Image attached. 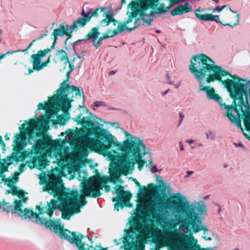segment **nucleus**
Instances as JSON below:
<instances>
[{"mask_svg":"<svg viewBox=\"0 0 250 250\" xmlns=\"http://www.w3.org/2000/svg\"><path fill=\"white\" fill-rule=\"evenodd\" d=\"M99 35L100 33L98 31V29L96 27H94L92 28L91 31L88 33V37L86 38L87 40L90 39L92 40L93 45L96 47V48H98L101 44V42L99 40L97 42H96Z\"/></svg>","mask_w":250,"mask_h":250,"instance_id":"nucleus-23","label":"nucleus"},{"mask_svg":"<svg viewBox=\"0 0 250 250\" xmlns=\"http://www.w3.org/2000/svg\"><path fill=\"white\" fill-rule=\"evenodd\" d=\"M202 227L203 228H204V229H203L202 230H204V235H207L208 234V229L205 226H204L202 225Z\"/></svg>","mask_w":250,"mask_h":250,"instance_id":"nucleus-44","label":"nucleus"},{"mask_svg":"<svg viewBox=\"0 0 250 250\" xmlns=\"http://www.w3.org/2000/svg\"><path fill=\"white\" fill-rule=\"evenodd\" d=\"M61 238L67 240L71 243H74L80 250H86L84 243L82 241L83 236L81 234H76L75 232L71 233L67 230H61L59 233Z\"/></svg>","mask_w":250,"mask_h":250,"instance_id":"nucleus-16","label":"nucleus"},{"mask_svg":"<svg viewBox=\"0 0 250 250\" xmlns=\"http://www.w3.org/2000/svg\"><path fill=\"white\" fill-rule=\"evenodd\" d=\"M233 145L236 147H242L244 150H246V147L242 144V143L240 142H238V143H234Z\"/></svg>","mask_w":250,"mask_h":250,"instance_id":"nucleus-37","label":"nucleus"},{"mask_svg":"<svg viewBox=\"0 0 250 250\" xmlns=\"http://www.w3.org/2000/svg\"><path fill=\"white\" fill-rule=\"evenodd\" d=\"M61 182L60 177L54 176L47 177L44 174L40 177V184H46L44 190L48 191L54 197H57L59 201L52 199L45 206L40 205L38 207V212H33L29 219L37 224L44 225L56 233L59 232L62 228L59 221H53L51 219L54 210L60 209L62 217L68 219L72 215L80 211V207L85 205L84 198L82 197L80 200L77 192L71 194L63 191Z\"/></svg>","mask_w":250,"mask_h":250,"instance_id":"nucleus-3","label":"nucleus"},{"mask_svg":"<svg viewBox=\"0 0 250 250\" xmlns=\"http://www.w3.org/2000/svg\"><path fill=\"white\" fill-rule=\"evenodd\" d=\"M56 92L55 95L57 105L63 112V114L58 116L57 123L64 125L70 119L68 110L71 107L70 102L73 101L71 98L75 96H81L83 91L82 89H80L74 86L69 85L66 81H64Z\"/></svg>","mask_w":250,"mask_h":250,"instance_id":"nucleus-9","label":"nucleus"},{"mask_svg":"<svg viewBox=\"0 0 250 250\" xmlns=\"http://www.w3.org/2000/svg\"><path fill=\"white\" fill-rule=\"evenodd\" d=\"M189 70L199 83V91L205 92L208 100H212L219 103L222 101V99L215 93L213 88L209 86H204L205 83L203 80L205 78L206 74H209L206 80L208 83L215 80L220 81L228 90L226 83H224V81L240 78L236 75H230L221 66L216 65L210 58L203 54H198L192 57Z\"/></svg>","mask_w":250,"mask_h":250,"instance_id":"nucleus-6","label":"nucleus"},{"mask_svg":"<svg viewBox=\"0 0 250 250\" xmlns=\"http://www.w3.org/2000/svg\"><path fill=\"white\" fill-rule=\"evenodd\" d=\"M180 149L181 151H183L184 149V145L182 142H180L179 143Z\"/></svg>","mask_w":250,"mask_h":250,"instance_id":"nucleus-47","label":"nucleus"},{"mask_svg":"<svg viewBox=\"0 0 250 250\" xmlns=\"http://www.w3.org/2000/svg\"><path fill=\"white\" fill-rule=\"evenodd\" d=\"M93 106H94L95 107H99V106H102L106 107V106H107V105H106V104L104 102L100 101H95L93 103Z\"/></svg>","mask_w":250,"mask_h":250,"instance_id":"nucleus-34","label":"nucleus"},{"mask_svg":"<svg viewBox=\"0 0 250 250\" xmlns=\"http://www.w3.org/2000/svg\"><path fill=\"white\" fill-rule=\"evenodd\" d=\"M107 20L108 19L105 18V19H104V20H102L101 21V24L103 25L105 23V26L108 25L109 23V22Z\"/></svg>","mask_w":250,"mask_h":250,"instance_id":"nucleus-39","label":"nucleus"},{"mask_svg":"<svg viewBox=\"0 0 250 250\" xmlns=\"http://www.w3.org/2000/svg\"><path fill=\"white\" fill-rule=\"evenodd\" d=\"M208 197V195H207V196H206L204 197V199H207Z\"/></svg>","mask_w":250,"mask_h":250,"instance_id":"nucleus-64","label":"nucleus"},{"mask_svg":"<svg viewBox=\"0 0 250 250\" xmlns=\"http://www.w3.org/2000/svg\"><path fill=\"white\" fill-rule=\"evenodd\" d=\"M138 21H136L135 23V26H133L132 27H126L125 28H124V26L122 24H119L117 27V29L114 31H112L110 30H109L106 32V35L107 37H113L115 36L116 35L119 34L122 32H125V31H132L134 29H135L136 28L138 27Z\"/></svg>","mask_w":250,"mask_h":250,"instance_id":"nucleus-21","label":"nucleus"},{"mask_svg":"<svg viewBox=\"0 0 250 250\" xmlns=\"http://www.w3.org/2000/svg\"><path fill=\"white\" fill-rule=\"evenodd\" d=\"M0 146H2L4 148L5 146L2 140V136H0Z\"/></svg>","mask_w":250,"mask_h":250,"instance_id":"nucleus-46","label":"nucleus"},{"mask_svg":"<svg viewBox=\"0 0 250 250\" xmlns=\"http://www.w3.org/2000/svg\"><path fill=\"white\" fill-rule=\"evenodd\" d=\"M161 169H158L156 165H151L150 166V170L152 173H155L157 172H160L161 171Z\"/></svg>","mask_w":250,"mask_h":250,"instance_id":"nucleus-35","label":"nucleus"},{"mask_svg":"<svg viewBox=\"0 0 250 250\" xmlns=\"http://www.w3.org/2000/svg\"><path fill=\"white\" fill-rule=\"evenodd\" d=\"M86 41V39L79 40L73 43V48L75 54H79V52L84 47Z\"/></svg>","mask_w":250,"mask_h":250,"instance_id":"nucleus-24","label":"nucleus"},{"mask_svg":"<svg viewBox=\"0 0 250 250\" xmlns=\"http://www.w3.org/2000/svg\"><path fill=\"white\" fill-rule=\"evenodd\" d=\"M51 50L50 48L38 51L37 54H34L31 55L30 61L33 65V69H29L28 70L29 74L32 73L33 70L40 71L47 66L49 61V58L48 61L45 62H42V60L51 51Z\"/></svg>","mask_w":250,"mask_h":250,"instance_id":"nucleus-14","label":"nucleus"},{"mask_svg":"<svg viewBox=\"0 0 250 250\" xmlns=\"http://www.w3.org/2000/svg\"><path fill=\"white\" fill-rule=\"evenodd\" d=\"M157 208V209L153 208L150 201L144 200L140 201L137 207V210L144 215H146L148 212L152 218L159 222L162 227H168L170 229H174L180 223L182 219L181 215L176 216V217L175 219H169L167 215L168 211H164V213H163L164 209H165V208L163 206H158Z\"/></svg>","mask_w":250,"mask_h":250,"instance_id":"nucleus-10","label":"nucleus"},{"mask_svg":"<svg viewBox=\"0 0 250 250\" xmlns=\"http://www.w3.org/2000/svg\"><path fill=\"white\" fill-rule=\"evenodd\" d=\"M78 109L82 113L76 117L75 121L78 124H81L85 128V131L76 128L75 133L69 132L65 140L67 142H73L79 137L82 131H86V134L83 137L82 142L77 144L73 152H70L69 146L62 149L54 145L53 155L51 158L53 160V163H56L61 167L80 161L86 157L88 154V148L104 154L98 147L103 145L104 146L106 142V137L102 136L101 132L103 130L110 133L109 132L104 129H101L99 126H95V123L99 124L97 121L98 118L92 115L86 108L79 105Z\"/></svg>","mask_w":250,"mask_h":250,"instance_id":"nucleus-2","label":"nucleus"},{"mask_svg":"<svg viewBox=\"0 0 250 250\" xmlns=\"http://www.w3.org/2000/svg\"><path fill=\"white\" fill-rule=\"evenodd\" d=\"M194 13L197 18L199 19L200 18L202 17V16H204V14L207 13L205 9H201V8H199L194 11Z\"/></svg>","mask_w":250,"mask_h":250,"instance_id":"nucleus-31","label":"nucleus"},{"mask_svg":"<svg viewBox=\"0 0 250 250\" xmlns=\"http://www.w3.org/2000/svg\"><path fill=\"white\" fill-rule=\"evenodd\" d=\"M169 89H167L166 91H164V92H163V93H162V96H164V95H165L166 94H167L168 93V92L169 91Z\"/></svg>","mask_w":250,"mask_h":250,"instance_id":"nucleus-54","label":"nucleus"},{"mask_svg":"<svg viewBox=\"0 0 250 250\" xmlns=\"http://www.w3.org/2000/svg\"><path fill=\"white\" fill-rule=\"evenodd\" d=\"M159 206H163L165 208V209H164V211H167V209H168L173 213L175 212L177 213L178 214L177 216H181L184 214L186 208L189 210L190 212L194 210V208H193L192 206L190 205L189 203H183L182 205H180L179 203L175 200L173 201L172 203L168 204L167 207L165 206V204L162 203ZM163 213H164V211Z\"/></svg>","mask_w":250,"mask_h":250,"instance_id":"nucleus-15","label":"nucleus"},{"mask_svg":"<svg viewBox=\"0 0 250 250\" xmlns=\"http://www.w3.org/2000/svg\"><path fill=\"white\" fill-rule=\"evenodd\" d=\"M89 21L83 18H79L73 21V24L69 26V33H71L74 31H77L79 28L83 27L86 23Z\"/></svg>","mask_w":250,"mask_h":250,"instance_id":"nucleus-22","label":"nucleus"},{"mask_svg":"<svg viewBox=\"0 0 250 250\" xmlns=\"http://www.w3.org/2000/svg\"><path fill=\"white\" fill-rule=\"evenodd\" d=\"M56 55L58 56L59 60L63 62L65 65L69 62V59L67 54L63 50H59L56 52Z\"/></svg>","mask_w":250,"mask_h":250,"instance_id":"nucleus-26","label":"nucleus"},{"mask_svg":"<svg viewBox=\"0 0 250 250\" xmlns=\"http://www.w3.org/2000/svg\"><path fill=\"white\" fill-rule=\"evenodd\" d=\"M186 143H188L189 144H193V142H194V141L192 139H189V140H187L186 141Z\"/></svg>","mask_w":250,"mask_h":250,"instance_id":"nucleus-51","label":"nucleus"},{"mask_svg":"<svg viewBox=\"0 0 250 250\" xmlns=\"http://www.w3.org/2000/svg\"><path fill=\"white\" fill-rule=\"evenodd\" d=\"M106 7H103V8H97L94 10L91 8V10H90V19L92 17H99L100 15H102L103 16V13L104 12L105 9Z\"/></svg>","mask_w":250,"mask_h":250,"instance_id":"nucleus-27","label":"nucleus"},{"mask_svg":"<svg viewBox=\"0 0 250 250\" xmlns=\"http://www.w3.org/2000/svg\"><path fill=\"white\" fill-rule=\"evenodd\" d=\"M223 166H224V167H225V168H226L228 167V165L226 164H224Z\"/></svg>","mask_w":250,"mask_h":250,"instance_id":"nucleus-60","label":"nucleus"},{"mask_svg":"<svg viewBox=\"0 0 250 250\" xmlns=\"http://www.w3.org/2000/svg\"><path fill=\"white\" fill-rule=\"evenodd\" d=\"M39 166L40 168L41 169H46V171H42V172L40 174V178L44 174L47 177L54 176L57 178L53 173L50 174L49 172L50 170L46 168L47 167L49 166V162L45 160H40L39 161ZM73 178H76L79 181H81L80 185L82 187V190L80 193L77 191H70L69 189H66L64 188L63 184L62 181L61 180V184L62 186L63 191L67 192L70 193H72L77 192L79 194V199L81 200V197L84 198L85 205L87 203L85 199V196L91 197H97L101 195L100 189L103 188H104V189L106 192H108L110 190V187L106 186V184L109 181V178L107 176L101 177L97 175L96 177H90L88 180L86 178L88 176L87 173L84 171H82L79 168H76L73 172V174L72 175ZM60 177L58 176L57 178Z\"/></svg>","mask_w":250,"mask_h":250,"instance_id":"nucleus-8","label":"nucleus"},{"mask_svg":"<svg viewBox=\"0 0 250 250\" xmlns=\"http://www.w3.org/2000/svg\"><path fill=\"white\" fill-rule=\"evenodd\" d=\"M5 140H9V137H8V135H7V134H6V135H5Z\"/></svg>","mask_w":250,"mask_h":250,"instance_id":"nucleus-56","label":"nucleus"},{"mask_svg":"<svg viewBox=\"0 0 250 250\" xmlns=\"http://www.w3.org/2000/svg\"><path fill=\"white\" fill-rule=\"evenodd\" d=\"M11 193L13 195H17L19 200L15 199L13 203L8 202L6 200L3 199L0 202V208H2L3 211L7 213L11 212L12 214H15L16 216H19L22 219H29L32 215L33 211L28 208H25L22 210V204L25 202L28 198L25 197L23 193L19 191L15 187H10V189L6 191V194Z\"/></svg>","mask_w":250,"mask_h":250,"instance_id":"nucleus-11","label":"nucleus"},{"mask_svg":"<svg viewBox=\"0 0 250 250\" xmlns=\"http://www.w3.org/2000/svg\"><path fill=\"white\" fill-rule=\"evenodd\" d=\"M138 1L142 2V4H141L140 5L141 6L144 7V5L146 7L144 8V9H143V10L141 12H138V15L140 16L141 18L135 20L133 26H135V23L137 21H138V26L139 25L140 22L142 21V25L144 26H149L153 21L154 18L156 17V15H159L161 14L165 13L170 9V6H167L165 8L164 10H161L159 12L153 11L148 14H146L145 13V12L149 7L153 9L157 7L159 4V0H138Z\"/></svg>","mask_w":250,"mask_h":250,"instance_id":"nucleus-12","label":"nucleus"},{"mask_svg":"<svg viewBox=\"0 0 250 250\" xmlns=\"http://www.w3.org/2000/svg\"><path fill=\"white\" fill-rule=\"evenodd\" d=\"M126 140L123 143L119 142L110 133L103 130L102 136L106 139L104 146H99V148L104 155L114 162L115 167L109 168L111 180L116 183L122 174L126 175L132 172L135 163L141 170L146 161L149 164L152 163L151 154L147 152L143 141L133 137L126 131H124Z\"/></svg>","mask_w":250,"mask_h":250,"instance_id":"nucleus-1","label":"nucleus"},{"mask_svg":"<svg viewBox=\"0 0 250 250\" xmlns=\"http://www.w3.org/2000/svg\"><path fill=\"white\" fill-rule=\"evenodd\" d=\"M142 2H140L138 0H135V1H132L130 3H129L127 7L130 8L131 10L132 11L131 12H127V15H128V19L124 21V23H123V25L124 28L127 27L126 25L131 22L133 19L137 16L138 15V12H141L145 8V6L144 5V7H142L140 6Z\"/></svg>","mask_w":250,"mask_h":250,"instance_id":"nucleus-18","label":"nucleus"},{"mask_svg":"<svg viewBox=\"0 0 250 250\" xmlns=\"http://www.w3.org/2000/svg\"><path fill=\"white\" fill-rule=\"evenodd\" d=\"M179 85H180V84H175V88H178Z\"/></svg>","mask_w":250,"mask_h":250,"instance_id":"nucleus-59","label":"nucleus"},{"mask_svg":"<svg viewBox=\"0 0 250 250\" xmlns=\"http://www.w3.org/2000/svg\"><path fill=\"white\" fill-rule=\"evenodd\" d=\"M212 1H214L216 3L219 2V0H212Z\"/></svg>","mask_w":250,"mask_h":250,"instance_id":"nucleus-61","label":"nucleus"},{"mask_svg":"<svg viewBox=\"0 0 250 250\" xmlns=\"http://www.w3.org/2000/svg\"><path fill=\"white\" fill-rule=\"evenodd\" d=\"M218 206L219 207V209L218 210V213H219L221 210V208L219 205H218Z\"/></svg>","mask_w":250,"mask_h":250,"instance_id":"nucleus-58","label":"nucleus"},{"mask_svg":"<svg viewBox=\"0 0 250 250\" xmlns=\"http://www.w3.org/2000/svg\"><path fill=\"white\" fill-rule=\"evenodd\" d=\"M107 38V37H100V38L99 39V41H100V42H102V41L104 39H105V38Z\"/></svg>","mask_w":250,"mask_h":250,"instance_id":"nucleus-55","label":"nucleus"},{"mask_svg":"<svg viewBox=\"0 0 250 250\" xmlns=\"http://www.w3.org/2000/svg\"><path fill=\"white\" fill-rule=\"evenodd\" d=\"M56 95H54L49 100V103L45 104H39L38 110L45 109L46 114L38 119H31L29 123L26 122L22 125L20 128V135L16 134L15 136L14 143L16 146L14 151L19 152L23 149L26 146V140L29 144L36 143V148L38 150L49 151L50 155L54 149V145L45 134L44 130L49 127L48 120L49 118L54 117V115L58 118V112L61 109L57 104Z\"/></svg>","mask_w":250,"mask_h":250,"instance_id":"nucleus-4","label":"nucleus"},{"mask_svg":"<svg viewBox=\"0 0 250 250\" xmlns=\"http://www.w3.org/2000/svg\"><path fill=\"white\" fill-rule=\"evenodd\" d=\"M37 40L35 39H34L32 42H31L30 44L28 45V46H27V47L24 50H17V51H14V52H20V51H23V52H27L30 48V47L33 45V43L34 42H35ZM13 52H10L9 54H12Z\"/></svg>","mask_w":250,"mask_h":250,"instance_id":"nucleus-36","label":"nucleus"},{"mask_svg":"<svg viewBox=\"0 0 250 250\" xmlns=\"http://www.w3.org/2000/svg\"><path fill=\"white\" fill-rule=\"evenodd\" d=\"M221 7L222 10V9H223L224 8H225V7H227V8H228V9L229 10H230V11H231L232 13H237V12H236V11H232V10L230 9V7H229H229H228V6H227V5H223V6H221Z\"/></svg>","mask_w":250,"mask_h":250,"instance_id":"nucleus-42","label":"nucleus"},{"mask_svg":"<svg viewBox=\"0 0 250 250\" xmlns=\"http://www.w3.org/2000/svg\"><path fill=\"white\" fill-rule=\"evenodd\" d=\"M179 124H178V125L177 126H179L181 124H182V122H183V120L184 118V115L183 114V113L182 112H179Z\"/></svg>","mask_w":250,"mask_h":250,"instance_id":"nucleus-38","label":"nucleus"},{"mask_svg":"<svg viewBox=\"0 0 250 250\" xmlns=\"http://www.w3.org/2000/svg\"><path fill=\"white\" fill-rule=\"evenodd\" d=\"M46 36H47L46 34H42L40 35L39 36V37L36 39V40L37 41L39 40L40 39L43 38L44 37H46Z\"/></svg>","mask_w":250,"mask_h":250,"instance_id":"nucleus-41","label":"nucleus"},{"mask_svg":"<svg viewBox=\"0 0 250 250\" xmlns=\"http://www.w3.org/2000/svg\"><path fill=\"white\" fill-rule=\"evenodd\" d=\"M115 193L117 194L116 196L113 199V201H116L114 205V210H119V207L123 208L125 206H129L128 202L131 196L130 194L124 189L121 186L116 185L114 188Z\"/></svg>","mask_w":250,"mask_h":250,"instance_id":"nucleus-13","label":"nucleus"},{"mask_svg":"<svg viewBox=\"0 0 250 250\" xmlns=\"http://www.w3.org/2000/svg\"><path fill=\"white\" fill-rule=\"evenodd\" d=\"M113 23V25L114 26L116 25L117 24H118V26L119 25V24H123V23H119L117 21L115 20V19L114 20V21H112Z\"/></svg>","mask_w":250,"mask_h":250,"instance_id":"nucleus-49","label":"nucleus"},{"mask_svg":"<svg viewBox=\"0 0 250 250\" xmlns=\"http://www.w3.org/2000/svg\"><path fill=\"white\" fill-rule=\"evenodd\" d=\"M156 32L157 33H160V31L159 30H156Z\"/></svg>","mask_w":250,"mask_h":250,"instance_id":"nucleus-62","label":"nucleus"},{"mask_svg":"<svg viewBox=\"0 0 250 250\" xmlns=\"http://www.w3.org/2000/svg\"><path fill=\"white\" fill-rule=\"evenodd\" d=\"M166 77L167 80V83L170 84H173L172 82L170 80V76H169L168 73H167L166 74Z\"/></svg>","mask_w":250,"mask_h":250,"instance_id":"nucleus-40","label":"nucleus"},{"mask_svg":"<svg viewBox=\"0 0 250 250\" xmlns=\"http://www.w3.org/2000/svg\"><path fill=\"white\" fill-rule=\"evenodd\" d=\"M228 88L231 98L233 99V106L221 105L224 109V114L230 121L243 131L239 112H241L246 130L250 132V81L241 78L224 81ZM244 135L248 138L244 132Z\"/></svg>","mask_w":250,"mask_h":250,"instance_id":"nucleus-5","label":"nucleus"},{"mask_svg":"<svg viewBox=\"0 0 250 250\" xmlns=\"http://www.w3.org/2000/svg\"><path fill=\"white\" fill-rule=\"evenodd\" d=\"M235 21L232 24L230 23H223L221 22L219 19V16L218 15H212L211 14H208L207 13L202 16V17L200 18L199 20L202 21H215L216 22H220L223 26L229 25L231 27H233L237 25L239 21V15L237 14L235 17Z\"/></svg>","mask_w":250,"mask_h":250,"instance_id":"nucleus-20","label":"nucleus"},{"mask_svg":"<svg viewBox=\"0 0 250 250\" xmlns=\"http://www.w3.org/2000/svg\"><path fill=\"white\" fill-rule=\"evenodd\" d=\"M206 135L207 139L211 141L214 140L216 138V134L211 130H208L206 133Z\"/></svg>","mask_w":250,"mask_h":250,"instance_id":"nucleus-32","label":"nucleus"},{"mask_svg":"<svg viewBox=\"0 0 250 250\" xmlns=\"http://www.w3.org/2000/svg\"><path fill=\"white\" fill-rule=\"evenodd\" d=\"M181 225L179 226V229L184 233L177 231L172 233L167 231L162 233L160 235L158 246L160 248L167 246L169 250H202L192 234L189 235L186 234L188 232L190 226H192L194 232L204 229L201 221L195 217L194 211L190 212L186 208L185 213L181 215Z\"/></svg>","mask_w":250,"mask_h":250,"instance_id":"nucleus-7","label":"nucleus"},{"mask_svg":"<svg viewBox=\"0 0 250 250\" xmlns=\"http://www.w3.org/2000/svg\"><path fill=\"white\" fill-rule=\"evenodd\" d=\"M206 240H211V238L210 237L207 238Z\"/></svg>","mask_w":250,"mask_h":250,"instance_id":"nucleus-63","label":"nucleus"},{"mask_svg":"<svg viewBox=\"0 0 250 250\" xmlns=\"http://www.w3.org/2000/svg\"><path fill=\"white\" fill-rule=\"evenodd\" d=\"M9 53H10V52H8L7 53H6V54H1V55H0V60L1 59H2L4 58L5 57V56H6V54H9Z\"/></svg>","mask_w":250,"mask_h":250,"instance_id":"nucleus-50","label":"nucleus"},{"mask_svg":"<svg viewBox=\"0 0 250 250\" xmlns=\"http://www.w3.org/2000/svg\"><path fill=\"white\" fill-rule=\"evenodd\" d=\"M221 10H222V8H221V7L220 6H216V7L214 9V11H216L218 12H220Z\"/></svg>","mask_w":250,"mask_h":250,"instance_id":"nucleus-48","label":"nucleus"},{"mask_svg":"<svg viewBox=\"0 0 250 250\" xmlns=\"http://www.w3.org/2000/svg\"><path fill=\"white\" fill-rule=\"evenodd\" d=\"M116 73V71H110L108 73V75L109 76H112L113 75H114Z\"/></svg>","mask_w":250,"mask_h":250,"instance_id":"nucleus-52","label":"nucleus"},{"mask_svg":"<svg viewBox=\"0 0 250 250\" xmlns=\"http://www.w3.org/2000/svg\"><path fill=\"white\" fill-rule=\"evenodd\" d=\"M87 53L86 51L82 50L81 52H79V54L81 55L80 57L83 58L84 56L86 55Z\"/></svg>","mask_w":250,"mask_h":250,"instance_id":"nucleus-43","label":"nucleus"},{"mask_svg":"<svg viewBox=\"0 0 250 250\" xmlns=\"http://www.w3.org/2000/svg\"><path fill=\"white\" fill-rule=\"evenodd\" d=\"M193 173L192 171H188L187 172V174L184 176L185 178H187L189 177L190 175H191Z\"/></svg>","mask_w":250,"mask_h":250,"instance_id":"nucleus-45","label":"nucleus"},{"mask_svg":"<svg viewBox=\"0 0 250 250\" xmlns=\"http://www.w3.org/2000/svg\"><path fill=\"white\" fill-rule=\"evenodd\" d=\"M193 208H194V210L196 209V211L199 213V214H202L206 210V206L204 204H198L197 206L191 205ZM194 216L196 219H199L195 215V211H194Z\"/></svg>","mask_w":250,"mask_h":250,"instance_id":"nucleus-28","label":"nucleus"},{"mask_svg":"<svg viewBox=\"0 0 250 250\" xmlns=\"http://www.w3.org/2000/svg\"><path fill=\"white\" fill-rule=\"evenodd\" d=\"M174 197L176 198L179 201H186V198L180 192H176L174 195Z\"/></svg>","mask_w":250,"mask_h":250,"instance_id":"nucleus-33","label":"nucleus"},{"mask_svg":"<svg viewBox=\"0 0 250 250\" xmlns=\"http://www.w3.org/2000/svg\"><path fill=\"white\" fill-rule=\"evenodd\" d=\"M90 10H91V8H88V7H85V9L83 8L82 12L81 15H82L84 19H87V21H90Z\"/></svg>","mask_w":250,"mask_h":250,"instance_id":"nucleus-30","label":"nucleus"},{"mask_svg":"<svg viewBox=\"0 0 250 250\" xmlns=\"http://www.w3.org/2000/svg\"><path fill=\"white\" fill-rule=\"evenodd\" d=\"M8 165L7 163L0 162V177L2 178V180L3 182H5V184L9 187H14L13 185L18 181V176L25 170V166L23 165H21L19 168L20 172H17L15 173L14 176L12 177H9L6 178V175L4 173L7 171Z\"/></svg>","mask_w":250,"mask_h":250,"instance_id":"nucleus-17","label":"nucleus"},{"mask_svg":"<svg viewBox=\"0 0 250 250\" xmlns=\"http://www.w3.org/2000/svg\"><path fill=\"white\" fill-rule=\"evenodd\" d=\"M83 60V58L80 57L79 54H75L73 61L69 63L70 67H72L73 69L75 67L79 68Z\"/></svg>","mask_w":250,"mask_h":250,"instance_id":"nucleus-25","label":"nucleus"},{"mask_svg":"<svg viewBox=\"0 0 250 250\" xmlns=\"http://www.w3.org/2000/svg\"><path fill=\"white\" fill-rule=\"evenodd\" d=\"M107 109L108 110H118V108H114V107H112V106H108Z\"/></svg>","mask_w":250,"mask_h":250,"instance_id":"nucleus-53","label":"nucleus"},{"mask_svg":"<svg viewBox=\"0 0 250 250\" xmlns=\"http://www.w3.org/2000/svg\"><path fill=\"white\" fill-rule=\"evenodd\" d=\"M103 17H106L109 23L114 20L113 13L107 7H106L104 12L103 13Z\"/></svg>","mask_w":250,"mask_h":250,"instance_id":"nucleus-29","label":"nucleus"},{"mask_svg":"<svg viewBox=\"0 0 250 250\" xmlns=\"http://www.w3.org/2000/svg\"><path fill=\"white\" fill-rule=\"evenodd\" d=\"M125 0H122V5L125 4H126V2H125Z\"/></svg>","mask_w":250,"mask_h":250,"instance_id":"nucleus-57","label":"nucleus"},{"mask_svg":"<svg viewBox=\"0 0 250 250\" xmlns=\"http://www.w3.org/2000/svg\"><path fill=\"white\" fill-rule=\"evenodd\" d=\"M69 26L63 23L59 25V27L55 29L53 32V37L52 39L54 40L53 44L51 47V49H53L55 48V44L57 43V37L58 36L62 37L64 35L68 36V38L71 37L69 33Z\"/></svg>","mask_w":250,"mask_h":250,"instance_id":"nucleus-19","label":"nucleus"}]
</instances>
